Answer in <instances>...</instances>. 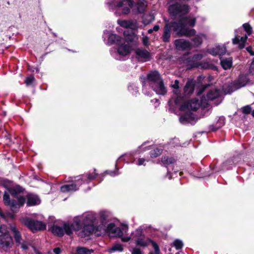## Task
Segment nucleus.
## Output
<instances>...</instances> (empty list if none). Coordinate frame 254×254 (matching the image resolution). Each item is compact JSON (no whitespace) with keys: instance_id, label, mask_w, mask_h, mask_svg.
Wrapping results in <instances>:
<instances>
[{"instance_id":"nucleus-64","label":"nucleus","mask_w":254,"mask_h":254,"mask_svg":"<svg viewBox=\"0 0 254 254\" xmlns=\"http://www.w3.org/2000/svg\"><path fill=\"white\" fill-rule=\"evenodd\" d=\"M252 115L253 117H254V110L253 111V112H252Z\"/></svg>"},{"instance_id":"nucleus-36","label":"nucleus","mask_w":254,"mask_h":254,"mask_svg":"<svg viewBox=\"0 0 254 254\" xmlns=\"http://www.w3.org/2000/svg\"><path fill=\"white\" fill-rule=\"evenodd\" d=\"M110 215V213L109 211L106 210L101 211L99 213L100 223H104L106 225L109 220Z\"/></svg>"},{"instance_id":"nucleus-25","label":"nucleus","mask_w":254,"mask_h":254,"mask_svg":"<svg viewBox=\"0 0 254 254\" xmlns=\"http://www.w3.org/2000/svg\"><path fill=\"white\" fill-rule=\"evenodd\" d=\"M0 183L7 190V192H9L12 196L14 197L15 196L16 190L11 182L7 180H2L1 181Z\"/></svg>"},{"instance_id":"nucleus-35","label":"nucleus","mask_w":254,"mask_h":254,"mask_svg":"<svg viewBox=\"0 0 254 254\" xmlns=\"http://www.w3.org/2000/svg\"><path fill=\"white\" fill-rule=\"evenodd\" d=\"M135 241L137 245L143 247L147 246L149 243L152 244V242H153L151 240L145 238V236L140 238H138L135 240Z\"/></svg>"},{"instance_id":"nucleus-21","label":"nucleus","mask_w":254,"mask_h":254,"mask_svg":"<svg viewBox=\"0 0 254 254\" xmlns=\"http://www.w3.org/2000/svg\"><path fill=\"white\" fill-rule=\"evenodd\" d=\"M180 123L184 125L190 124L194 125L197 121V118L191 113H186L182 115L179 118Z\"/></svg>"},{"instance_id":"nucleus-27","label":"nucleus","mask_w":254,"mask_h":254,"mask_svg":"<svg viewBox=\"0 0 254 254\" xmlns=\"http://www.w3.org/2000/svg\"><path fill=\"white\" fill-rule=\"evenodd\" d=\"M27 206H33L38 205L40 203L41 200L38 195L34 194H28L26 195Z\"/></svg>"},{"instance_id":"nucleus-45","label":"nucleus","mask_w":254,"mask_h":254,"mask_svg":"<svg viewBox=\"0 0 254 254\" xmlns=\"http://www.w3.org/2000/svg\"><path fill=\"white\" fill-rule=\"evenodd\" d=\"M173 246L177 250H180L183 246V242L180 240L176 239L173 242Z\"/></svg>"},{"instance_id":"nucleus-51","label":"nucleus","mask_w":254,"mask_h":254,"mask_svg":"<svg viewBox=\"0 0 254 254\" xmlns=\"http://www.w3.org/2000/svg\"><path fill=\"white\" fill-rule=\"evenodd\" d=\"M118 23L122 27H127L128 26V22L126 20H118Z\"/></svg>"},{"instance_id":"nucleus-49","label":"nucleus","mask_w":254,"mask_h":254,"mask_svg":"<svg viewBox=\"0 0 254 254\" xmlns=\"http://www.w3.org/2000/svg\"><path fill=\"white\" fill-rule=\"evenodd\" d=\"M242 112L244 114H250L252 111V108L250 106L247 105L243 107L242 108Z\"/></svg>"},{"instance_id":"nucleus-47","label":"nucleus","mask_w":254,"mask_h":254,"mask_svg":"<svg viewBox=\"0 0 254 254\" xmlns=\"http://www.w3.org/2000/svg\"><path fill=\"white\" fill-rule=\"evenodd\" d=\"M35 79L33 75H30L26 78L25 83L27 86H29L32 84L33 82L35 81Z\"/></svg>"},{"instance_id":"nucleus-41","label":"nucleus","mask_w":254,"mask_h":254,"mask_svg":"<svg viewBox=\"0 0 254 254\" xmlns=\"http://www.w3.org/2000/svg\"><path fill=\"white\" fill-rule=\"evenodd\" d=\"M123 250V246L120 244H116L113 245L111 248H109L108 252L110 253H113L115 252H122Z\"/></svg>"},{"instance_id":"nucleus-19","label":"nucleus","mask_w":254,"mask_h":254,"mask_svg":"<svg viewBox=\"0 0 254 254\" xmlns=\"http://www.w3.org/2000/svg\"><path fill=\"white\" fill-rule=\"evenodd\" d=\"M12 245V238L7 233L0 235V249L6 251Z\"/></svg>"},{"instance_id":"nucleus-16","label":"nucleus","mask_w":254,"mask_h":254,"mask_svg":"<svg viewBox=\"0 0 254 254\" xmlns=\"http://www.w3.org/2000/svg\"><path fill=\"white\" fill-rule=\"evenodd\" d=\"M162 163L165 166L167 169V176L169 179L172 178V176L169 175L170 174L176 173L178 170L173 171L174 163L175 160L173 157L168 156H164L161 158Z\"/></svg>"},{"instance_id":"nucleus-13","label":"nucleus","mask_w":254,"mask_h":254,"mask_svg":"<svg viewBox=\"0 0 254 254\" xmlns=\"http://www.w3.org/2000/svg\"><path fill=\"white\" fill-rule=\"evenodd\" d=\"M247 83V79L246 76L241 75L236 82H232L229 84L227 86V88L224 89V92L226 94H231L235 90L245 86Z\"/></svg>"},{"instance_id":"nucleus-23","label":"nucleus","mask_w":254,"mask_h":254,"mask_svg":"<svg viewBox=\"0 0 254 254\" xmlns=\"http://www.w3.org/2000/svg\"><path fill=\"white\" fill-rule=\"evenodd\" d=\"M136 58L142 62H146L150 60L151 55L147 50L143 49H137L135 50Z\"/></svg>"},{"instance_id":"nucleus-58","label":"nucleus","mask_w":254,"mask_h":254,"mask_svg":"<svg viewBox=\"0 0 254 254\" xmlns=\"http://www.w3.org/2000/svg\"><path fill=\"white\" fill-rule=\"evenodd\" d=\"M160 28V26L158 25H155L152 28L153 31H158Z\"/></svg>"},{"instance_id":"nucleus-40","label":"nucleus","mask_w":254,"mask_h":254,"mask_svg":"<svg viewBox=\"0 0 254 254\" xmlns=\"http://www.w3.org/2000/svg\"><path fill=\"white\" fill-rule=\"evenodd\" d=\"M155 17L154 14L150 13L143 17V22L145 25H147L154 20Z\"/></svg>"},{"instance_id":"nucleus-32","label":"nucleus","mask_w":254,"mask_h":254,"mask_svg":"<svg viewBox=\"0 0 254 254\" xmlns=\"http://www.w3.org/2000/svg\"><path fill=\"white\" fill-rule=\"evenodd\" d=\"M194 37L191 39V41L193 42V46L194 47H198L200 46L202 43L203 40L205 38L204 34L199 33L194 35Z\"/></svg>"},{"instance_id":"nucleus-7","label":"nucleus","mask_w":254,"mask_h":254,"mask_svg":"<svg viewBox=\"0 0 254 254\" xmlns=\"http://www.w3.org/2000/svg\"><path fill=\"white\" fill-rule=\"evenodd\" d=\"M168 10L170 14L178 21L190 12V7L187 4L176 2L170 5Z\"/></svg>"},{"instance_id":"nucleus-48","label":"nucleus","mask_w":254,"mask_h":254,"mask_svg":"<svg viewBox=\"0 0 254 254\" xmlns=\"http://www.w3.org/2000/svg\"><path fill=\"white\" fill-rule=\"evenodd\" d=\"M134 236L136 237V239H137L138 238H140L144 236V235L143 234L142 229H136L134 232Z\"/></svg>"},{"instance_id":"nucleus-20","label":"nucleus","mask_w":254,"mask_h":254,"mask_svg":"<svg viewBox=\"0 0 254 254\" xmlns=\"http://www.w3.org/2000/svg\"><path fill=\"white\" fill-rule=\"evenodd\" d=\"M173 21L165 24L164 27V32L162 36V41L165 43H168L170 40L171 31H174L175 28L173 26Z\"/></svg>"},{"instance_id":"nucleus-43","label":"nucleus","mask_w":254,"mask_h":254,"mask_svg":"<svg viewBox=\"0 0 254 254\" xmlns=\"http://www.w3.org/2000/svg\"><path fill=\"white\" fill-rule=\"evenodd\" d=\"M152 246L154 251H151L149 254H160V251L158 245L155 242H152Z\"/></svg>"},{"instance_id":"nucleus-3","label":"nucleus","mask_w":254,"mask_h":254,"mask_svg":"<svg viewBox=\"0 0 254 254\" xmlns=\"http://www.w3.org/2000/svg\"><path fill=\"white\" fill-rule=\"evenodd\" d=\"M97 220V214L93 212H89L83 214L81 216L75 217L71 224L64 225L66 232L70 236L73 231L79 230L82 227V224H96Z\"/></svg>"},{"instance_id":"nucleus-24","label":"nucleus","mask_w":254,"mask_h":254,"mask_svg":"<svg viewBox=\"0 0 254 254\" xmlns=\"http://www.w3.org/2000/svg\"><path fill=\"white\" fill-rule=\"evenodd\" d=\"M72 223L64 222L63 223V227H60L56 225H54L50 229L52 233L55 236L62 237L64 236V234L68 235L66 232L65 227L64 225L65 224H71Z\"/></svg>"},{"instance_id":"nucleus-44","label":"nucleus","mask_w":254,"mask_h":254,"mask_svg":"<svg viewBox=\"0 0 254 254\" xmlns=\"http://www.w3.org/2000/svg\"><path fill=\"white\" fill-rule=\"evenodd\" d=\"M162 150L159 148H156L150 152L151 158H156L162 153Z\"/></svg>"},{"instance_id":"nucleus-31","label":"nucleus","mask_w":254,"mask_h":254,"mask_svg":"<svg viewBox=\"0 0 254 254\" xmlns=\"http://www.w3.org/2000/svg\"><path fill=\"white\" fill-rule=\"evenodd\" d=\"M195 81L189 79L188 80L184 88V93L186 95L191 94L194 90Z\"/></svg>"},{"instance_id":"nucleus-18","label":"nucleus","mask_w":254,"mask_h":254,"mask_svg":"<svg viewBox=\"0 0 254 254\" xmlns=\"http://www.w3.org/2000/svg\"><path fill=\"white\" fill-rule=\"evenodd\" d=\"M174 44L177 50L182 51L190 50L192 46L189 41L184 39H176Z\"/></svg>"},{"instance_id":"nucleus-11","label":"nucleus","mask_w":254,"mask_h":254,"mask_svg":"<svg viewBox=\"0 0 254 254\" xmlns=\"http://www.w3.org/2000/svg\"><path fill=\"white\" fill-rule=\"evenodd\" d=\"M127 225H122L121 227H118L115 224L111 223L107 225L106 233L111 237H121L127 232Z\"/></svg>"},{"instance_id":"nucleus-6","label":"nucleus","mask_w":254,"mask_h":254,"mask_svg":"<svg viewBox=\"0 0 254 254\" xmlns=\"http://www.w3.org/2000/svg\"><path fill=\"white\" fill-rule=\"evenodd\" d=\"M208 104L207 101L205 98H202L200 101L196 99H193L188 101H185L183 98V101L180 105H176L180 107L181 111L192 110L196 111L200 107H206Z\"/></svg>"},{"instance_id":"nucleus-52","label":"nucleus","mask_w":254,"mask_h":254,"mask_svg":"<svg viewBox=\"0 0 254 254\" xmlns=\"http://www.w3.org/2000/svg\"><path fill=\"white\" fill-rule=\"evenodd\" d=\"M250 72L251 74H254V58L250 67Z\"/></svg>"},{"instance_id":"nucleus-60","label":"nucleus","mask_w":254,"mask_h":254,"mask_svg":"<svg viewBox=\"0 0 254 254\" xmlns=\"http://www.w3.org/2000/svg\"><path fill=\"white\" fill-rule=\"evenodd\" d=\"M5 226L4 225L1 226L0 227V232H2Z\"/></svg>"},{"instance_id":"nucleus-1","label":"nucleus","mask_w":254,"mask_h":254,"mask_svg":"<svg viewBox=\"0 0 254 254\" xmlns=\"http://www.w3.org/2000/svg\"><path fill=\"white\" fill-rule=\"evenodd\" d=\"M110 10L114 11L116 16L127 15L130 12L134 14L143 13L147 5L145 0H137L135 3L133 0H115L107 2Z\"/></svg>"},{"instance_id":"nucleus-5","label":"nucleus","mask_w":254,"mask_h":254,"mask_svg":"<svg viewBox=\"0 0 254 254\" xmlns=\"http://www.w3.org/2000/svg\"><path fill=\"white\" fill-rule=\"evenodd\" d=\"M97 174L94 173V174L90 173L86 175H81L75 180L74 184L64 185L61 187V190L63 192H71L78 190L79 185L82 183L88 184L90 181L93 180L96 178Z\"/></svg>"},{"instance_id":"nucleus-9","label":"nucleus","mask_w":254,"mask_h":254,"mask_svg":"<svg viewBox=\"0 0 254 254\" xmlns=\"http://www.w3.org/2000/svg\"><path fill=\"white\" fill-rule=\"evenodd\" d=\"M20 221L22 224L27 226L33 232H35L37 231L44 230L46 228V225L44 223L40 221L34 220L27 217L21 218Z\"/></svg>"},{"instance_id":"nucleus-39","label":"nucleus","mask_w":254,"mask_h":254,"mask_svg":"<svg viewBox=\"0 0 254 254\" xmlns=\"http://www.w3.org/2000/svg\"><path fill=\"white\" fill-rule=\"evenodd\" d=\"M93 252L92 249H88L85 247H78L76 249V254H91Z\"/></svg>"},{"instance_id":"nucleus-50","label":"nucleus","mask_w":254,"mask_h":254,"mask_svg":"<svg viewBox=\"0 0 254 254\" xmlns=\"http://www.w3.org/2000/svg\"><path fill=\"white\" fill-rule=\"evenodd\" d=\"M146 84V83H145L144 82H143V81L142 82V86H143L142 92L145 95L149 96L150 95V91H147Z\"/></svg>"},{"instance_id":"nucleus-53","label":"nucleus","mask_w":254,"mask_h":254,"mask_svg":"<svg viewBox=\"0 0 254 254\" xmlns=\"http://www.w3.org/2000/svg\"><path fill=\"white\" fill-rule=\"evenodd\" d=\"M132 254H142V253L139 249L134 248L132 250Z\"/></svg>"},{"instance_id":"nucleus-37","label":"nucleus","mask_w":254,"mask_h":254,"mask_svg":"<svg viewBox=\"0 0 254 254\" xmlns=\"http://www.w3.org/2000/svg\"><path fill=\"white\" fill-rule=\"evenodd\" d=\"M17 247L20 246V248L24 250L27 249L28 245L26 242L24 241H21V236L19 232L17 231Z\"/></svg>"},{"instance_id":"nucleus-30","label":"nucleus","mask_w":254,"mask_h":254,"mask_svg":"<svg viewBox=\"0 0 254 254\" xmlns=\"http://www.w3.org/2000/svg\"><path fill=\"white\" fill-rule=\"evenodd\" d=\"M226 52V49L224 45L216 46L209 51V53L213 56L223 55L225 54Z\"/></svg>"},{"instance_id":"nucleus-28","label":"nucleus","mask_w":254,"mask_h":254,"mask_svg":"<svg viewBox=\"0 0 254 254\" xmlns=\"http://www.w3.org/2000/svg\"><path fill=\"white\" fill-rule=\"evenodd\" d=\"M24 189L19 185H17V206H22L25 203L26 195H21L19 193L22 192Z\"/></svg>"},{"instance_id":"nucleus-4","label":"nucleus","mask_w":254,"mask_h":254,"mask_svg":"<svg viewBox=\"0 0 254 254\" xmlns=\"http://www.w3.org/2000/svg\"><path fill=\"white\" fill-rule=\"evenodd\" d=\"M145 83H147L156 94L165 95L167 93V89L164 85L160 75L157 71H153L148 74Z\"/></svg>"},{"instance_id":"nucleus-38","label":"nucleus","mask_w":254,"mask_h":254,"mask_svg":"<svg viewBox=\"0 0 254 254\" xmlns=\"http://www.w3.org/2000/svg\"><path fill=\"white\" fill-rule=\"evenodd\" d=\"M234 159H230L224 162L221 166V170H229L232 168V165L235 164Z\"/></svg>"},{"instance_id":"nucleus-14","label":"nucleus","mask_w":254,"mask_h":254,"mask_svg":"<svg viewBox=\"0 0 254 254\" xmlns=\"http://www.w3.org/2000/svg\"><path fill=\"white\" fill-rule=\"evenodd\" d=\"M179 80H175L174 83L172 85V87L174 88L175 90H173V96L168 101V104L170 106H173V104L175 105H180L183 101V97L180 94L179 90Z\"/></svg>"},{"instance_id":"nucleus-15","label":"nucleus","mask_w":254,"mask_h":254,"mask_svg":"<svg viewBox=\"0 0 254 254\" xmlns=\"http://www.w3.org/2000/svg\"><path fill=\"white\" fill-rule=\"evenodd\" d=\"M186 56L187 55H185L180 58L179 62L192 67H196L197 66L196 62L200 61L203 58V55L200 54H196L192 57L188 58Z\"/></svg>"},{"instance_id":"nucleus-12","label":"nucleus","mask_w":254,"mask_h":254,"mask_svg":"<svg viewBox=\"0 0 254 254\" xmlns=\"http://www.w3.org/2000/svg\"><path fill=\"white\" fill-rule=\"evenodd\" d=\"M16 194L14 197L12 196L9 192L4 191L3 196V201L4 204L8 206L13 212V213L8 212L7 215L11 219H14L15 214L14 211L16 209V201L15 200Z\"/></svg>"},{"instance_id":"nucleus-8","label":"nucleus","mask_w":254,"mask_h":254,"mask_svg":"<svg viewBox=\"0 0 254 254\" xmlns=\"http://www.w3.org/2000/svg\"><path fill=\"white\" fill-rule=\"evenodd\" d=\"M131 50V46L128 43H126L124 40V43L119 44L117 49L112 48L110 50V54L115 59L123 61L125 59L126 56L130 54Z\"/></svg>"},{"instance_id":"nucleus-56","label":"nucleus","mask_w":254,"mask_h":254,"mask_svg":"<svg viewBox=\"0 0 254 254\" xmlns=\"http://www.w3.org/2000/svg\"><path fill=\"white\" fill-rule=\"evenodd\" d=\"M53 252L55 254H60L61 252V251L59 248H56L54 249Z\"/></svg>"},{"instance_id":"nucleus-10","label":"nucleus","mask_w":254,"mask_h":254,"mask_svg":"<svg viewBox=\"0 0 254 254\" xmlns=\"http://www.w3.org/2000/svg\"><path fill=\"white\" fill-rule=\"evenodd\" d=\"M244 29L246 32L247 34L241 38L238 36V30H235V36L233 39V43L234 44H238L240 49H243L245 46V43L248 38V35H250L252 32V28L248 23H245L243 25Z\"/></svg>"},{"instance_id":"nucleus-61","label":"nucleus","mask_w":254,"mask_h":254,"mask_svg":"<svg viewBox=\"0 0 254 254\" xmlns=\"http://www.w3.org/2000/svg\"><path fill=\"white\" fill-rule=\"evenodd\" d=\"M153 32V30L152 29H150L148 30V34H151Z\"/></svg>"},{"instance_id":"nucleus-59","label":"nucleus","mask_w":254,"mask_h":254,"mask_svg":"<svg viewBox=\"0 0 254 254\" xmlns=\"http://www.w3.org/2000/svg\"><path fill=\"white\" fill-rule=\"evenodd\" d=\"M122 241L124 242H127L129 240L130 238L129 237H124L122 238Z\"/></svg>"},{"instance_id":"nucleus-22","label":"nucleus","mask_w":254,"mask_h":254,"mask_svg":"<svg viewBox=\"0 0 254 254\" xmlns=\"http://www.w3.org/2000/svg\"><path fill=\"white\" fill-rule=\"evenodd\" d=\"M221 91L220 90L217 89H214L210 90L208 93L207 94V98L206 100L213 101L215 100L214 103L216 105H219L222 101V99L220 97Z\"/></svg>"},{"instance_id":"nucleus-57","label":"nucleus","mask_w":254,"mask_h":254,"mask_svg":"<svg viewBox=\"0 0 254 254\" xmlns=\"http://www.w3.org/2000/svg\"><path fill=\"white\" fill-rule=\"evenodd\" d=\"M247 50L248 51V52H249L250 53V54L251 55H252V56L254 55V52H253L252 51L251 47H249L247 48Z\"/></svg>"},{"instance_id":"nucleus-34","label":"nucleus","mask_w":254,"mask_h":254,"mask_svg":"<svg viewBox=\"0 0 254 254\" xmlns=\"http://www.w3.org/2000/svg\"><path fill=\"white\" fill-rule=\"evenodd\" d=\"M225 119L224 117L222 116L219 117L216 124L215 125H212L210 126V130L211 131H215L218 128L221 127L225 124Z\"/></svg>"},{"instance_id":"nucleus-26","label":"nucleus","mask_w":254,"mask_h":254,"mask_svg":"<svg viewBox=\"0 0 254 254\" xmlns=\"http://www.w3.org/2000/svg\"><path fill=\"white\" fill-rule=\"evenodd\" d=\"M83 226L82 234L81 236L82 237H85L86 236H89L92 233H94L95 231V224H82V226Z\"/></svg>"},{"instance_id":"nucleus-54","label":"nucleus","mask_w":254,"mask_h":254,"mask_svg":"<svg viewBox=\"0 0 254 254\" xmlns=\"http://www.w3.org/2000/svg\"><path fill=\"white\" fill-rule=\"evenodd\" d=\"M145 160L144 159V158H139L138 160V163H137V165H139V166H140V165H145V164H144V162H145Z\"/></svg>"},{"instance_id":"nucleus-63","label":"nucleus","mask_w":254,"mask_h":254,"mask_svg":"<svg viewBox=\"0 0 254 254\" xmlns=\"http://www.w3.org/2000/svg\"><path fill=\"white\" fill-rule=\"evenodd\" d=\"M203 68H207L208 67V66H207V65H204L203 66Z\"/></svg>"},{"instance_id":"nucleus-17","label":"nucleus","mask_w":254,"mask_h":254,"mask_svg":"<svg viewBox=\"0 0 254 254\" xmlns=\"http://www.w3.org/2000/svg\"><path fill=\"white\" fill-rule=\"evenodd\" d=\"M108 34L109 31L105 30L104 31L103 35V38L104 39H105V38L107 36L108 37V41L106 43L107 44L110 45L115 44L118 46L119 44H123V43H124L125 39L121 37L120 36L115 34H110L107 35Z\"/></svg>"},{"instance_id":"nucleus-46","label":"nucleus","mask_w":254,"mask_h":254,"mask_svg":"<svg viewBox=\"0 0 254 254\" xmlns=\"http://www.w3.org/2000/svg\"><path fill=\"white\" fill-rule=\"evenodd\" d=\"M117 162H116V171H106L105 172L104 174L105 175L109 174L110 176H113V177H114V176H116L117 175H118L120 174V173L118 171L119 169L117 168Z\"/></svg>"},{"instance_id":"nucleus-62","label":"nucleus","mask_w":254,"mask_h":254,"mask_svg":"<svg viewBox=\"0 0 254 254\" xmlns=\"http://www.w3.org/2000/svg\"><path fill=\"white\" fill-rule=\"evenodd\" d=\"M35 70H36V72H39V68H35Z\"/></svg>"},{"instance_id":"nucleus-55","label":"nucleus","mask_w":254,"mask_h":254,"mask_svg":"<svg viewBox=\"0 0 254 254\" xmlns=\"http://www.w3.org/2000/svg\"><path fill=\"white\" fill-rule=\"evenodd\" d=\"M142 42L145 46H147L148 44V38L147 36H144L142 38Z\"/></svg>"},{"instance_id":"nucleus-33","label":"nucleus","mask_w":254,"mask_h":254,"mask_svg":"<svg viewBox=\"0 0 254 254\" xmlns=\"http://www.w3.org/2000/svg\"><path fill=\"white\" fill-rule=\"evenodd\" d=\"M232 58H221L220 64L223 69H230L232 66Z\"/></svg>"},{"instance_id":"nucleus-29","label":"nucleus","mask_w":254,"mask_h":254,"mask_svg":"<svg viewBox=\"0 0 254 254\" xmlns=\"http://www.w3.org/2000/svg\"><path fill=\"white\" fill-rule=\"evenodd\" d=\"M107 226L104 223H100L98 225L95 224L94 234L97 236H100L106 233Z\"/></svg>"},{"instance_id":"nucleus-42","label":"nucleus","mask_w":254,"mask_h":254,"mask_svg":"<svg viewBox=\"0 0 254 254\" xmlns=\"http://www.w3.org/2000/svg\"><path fill=\"white\" fill-rule=\"evenodd\" d=\"M128 90L133 95L136 96L138 93L137 87L135 84L129 85L128 86Z\"/></svg>"},{"instance_id":"nucleus-2","label":"nucleus","mask_w":254,"mask_h":254,"mask_svg":"<svg viewBox=\"0 0 254 254\" xmlns=\"http://www.w3.org/2000/svg\"><path fill=\"white\" fill-rule=\"evenodd\" d=\"M196 19L190 15H185L178 21H173L175 28L174 32L179 37L186 36L190 37L196 34V30L190 29L189 27H193L196 24Z\"/></svg>"}]
</instances>
